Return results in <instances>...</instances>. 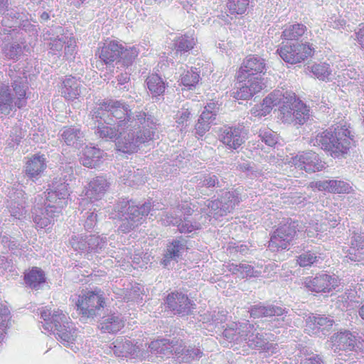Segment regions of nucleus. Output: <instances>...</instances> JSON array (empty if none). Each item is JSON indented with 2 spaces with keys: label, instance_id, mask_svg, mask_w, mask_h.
<instances>
[{
  "label": "nucleus",
  "instance_id": "4be33fe9",
  "mask_svg": "<svg viewBox=\"0 0 364 364\" xmlns=\"http://www.w3.org/2000/svg\"><path fill=\"white\" fill-rule=\"evenodd\" d=\"M26 193L21 189L12 188L9 191L7 208L11 215L15 218H20L26 213Z\"/></svg>",
  "mask_w": 364,
  "mask_h": 364
},
{
  "label": "nucleus",
  "instance_id": "603ef678",
  "mask_svg": "<svg viewBox=\"0 0 364 364\" xmlns=\"http://www.w3.org/2000/svg\"><path fill=\"white\" fill-rule=\"evenodd\" d=\"M294 124H303L309 119V110L303 103L298 102L295 104L294 112Z\"/></svg>",
  "mask_w": 364,
  "mask_h": 364
},
{
  "label": "nucleus",
  "instance_id": "6ab92c4d",
  "mask_svg": "<svg viewBox=\"0 0 364 364\" xmlns=\"http://www.w3.org/2000/svg\"><path fill=\"white\" fill-rule=\"evenodd\" d=\"M296 168L308 173L320 171L325 167L318 155L314 151L304 152L291 158V161Z\"/></svg>",
  "mask_w": 364,
  "mask_h": 364
},
{
  "label": "nucleus",
  "instance_id": "6e6552de",
  "mask_svg": "<svg viewBox=\"0 0 364 364\" xmlns=\"http://www.w3.org/2000/svg\"><path fill=\"white\" fill-rule=\"evenodd\" d=\"M18 74L12 70L9 71L16 98L12 97L9 86L3 85L0 87V116L1 117L9 114L16 107L21 109L26 105L27 78L24 73H19Z\"/></svg>",
  "mask_w": 364,
  "mask_h": 364
},
{
  "label": "nucleus",
  "instance_id": "c756f323",
  "mask_svg": "<svg viewBox=\"0 0 364 364\" xmlns=\"http://www.w3.org/2000/svg\"><path fill=\"white\" fill-rule=\"evenodd\" d=\"M103 151L94 146H86L80 156V161L82 165L87 168H95L102 161Z\"/></svg>",
  "mask_w": 364,
  "mask_h": 364
},
{
  "label": "nucleus",
  "instance_id": "1a4fd4ad",
  "mask_svg": "<svg viewBox=\"0 0 364 364\" xmlns=\"http://www.w3.org/2000/svg\"><path fill=\"white\" fill-rule=\"evenodd\" d=\"M44 39L49 41V49L53 54H60L65 48V55L72 56L75 51L76 43L71 33L60 26H54L46 31Z\"/></svg>",
  "mask_w": 364,
  "mask_h": 364
},
{
  "label": "nucleus",
  "instance_id": "9b49d317",
  "mask_svg": "<svg viewBox=\"0 0 364 364\" xmlns=\"http://www.w3.org/2000/svg\"><path fill=\"white\" fill-rule=\"evenodd\" d=\"M251 317H272L274 318L270 321L272 328H282L289 326L291 323V318L287 316V311L278 306L258 304L252 306L249 311Z\"/></svg>",
  "mask_w": 364,
  "mask_h": 364
},
{
  "label": "nucleus",
  "instance_id": "a878e982",
  "mask_svg": "<svg viewBox=\"0 0 364 364\" xmlns=\"http://www.w3.org/2000/svg\"><path fill=\"white\" fill-rule=\"evenodd\" d=\"M311 187L318 191H326L334 193H348L351 186L347 182L338 180L319 181L311 183Z\"/></svg>",
  "mask_w": 364,
  "mask_h": 364
},
{
  "label": "nucleus",
  "instance_id": "412c9836",
  "mask_svg": "<svg viewBox=\"0 0 364 364\" xmlns=\"http://www.w3.org/2000/svg\"><path fill=\"white\" fill-rule=\"evenodd\" d=\"M166 303L174 314L182 316L189 314L195 306L187 295L178 291L169 294L166 297Z\"/></svg>",
  "mask_w": 364,
  "mask_h": 364
},
{
  "label": "nucleus",
  "instance_id": "ddd939ff",
  "mask_svg": "<svg viewBox=\"0 0 364 364\" xmlns=\"http://www.w3.org/2000/svg\"><path fill=\"white\" fill-rule=\"evenodd\" d=\"M277 53L287 63L296 64L304 61L314 53V48L310 43H286L277 49Z\"/></svg>",
  "mask_w": 364,
  "mask_h": 364
},
{
  "label": "nucleus",
  "instance_id": "37998d69",
  "mask_svg": "<svg viewBox=\"0 0 364 364\" xmlns=\"http://www.w3.org/2000/svg\"><path fill=\"white\" fill-rule=\"evenodd\" d=\"M148 89L154 96L162 95L165 91V82L158 75H151L146 79Z\"/></svg>",
  "mask_w": 364,
  "mask_h": 364
},
{
  "label": "nucleus",
  "instance_id": "8fccbe9b",
  "mask_svg": "<svg viewBox=\"0 0 364 364\" xmlns=\"http://www.w3.org/2000/svg\"><path fill=\"white\" fill-rule=\"evenodd\" d=\"M138 54L139 50L136 47L132 46L129 48H124L122 46L119 63H122L125 66H129L132 64Z\"/></svg>",
  "mask_w": 364,
  "mask_h": 364
},
{
  "label": "nucleus",
  "instance_id": "f03ea898",
  "mask_svg": "<svg viewBox=\"0 0 364 364\" xmlns=\"http://www.w3.org/2000/svg\"><path fill=\"white\" fill-rule=\"evenodd\" d=\"M73 178L72 167H66L60 177L53 179L47 193H43V196L38 195L35 198L33 220L37 227L45 228L51 224L67 205L70 196L68 181H71Z\"/></svg>",
  "mask_w": 364,
  "mask_h": 364
},
{
  "label": "nucleus",
  "instance_id": "bb28decb",
  "mask_svg": "<svg viewBox=\"0 0 364 364\" xmlns=\"http://www.w3.org/2000/svg\"><path fill=\"white\" fill-rule=\"evenodd\" d=\"M85 89L80 81L75 77L68 76L63 81L61 94L66 100H73L77 99Z\"/></svg>",
  "mask_w": 364,
  "mask_h": 364
},
{
  "label": "nucleus",
  "instance_id": "c03bdc74",
  "mask_svg": "<svg viewBox=\"0 0 364 364\" xmlns=\"http://www.w3.org/2000/svg\"><path fill=\"white\" fill-rule=\"evenodd\" d=\"M207 209L204 212L207 214L208 218H215L218 219L219 217L226 215L228 213L224 208L221 200H207L205 204Z\"/></svg>",
  "mask_w": 364,
  "mask_h": 364
},
{
  "label": "nucleus",
  "instance_id": "338daca9",
  "mask_svg": "<svg viewBox=\"0 0 364 364\" xmlns=\"http://www.w3.org/2000/svg\"><path fill=\"white\" fill-rule=\"evenodd\" d=\"M210 318H208V321L210 323V324L214 326H218L220 323H223L226 321V314L224 311H215L210 313L209 314Z\"/></svg>",
  "mask_w": 364,
  "mask_h": 364
},
{
  "label": "nucleus",
  "instance_id": "680f3d73",
  "mask_svg": "<svg viewBox=\"0 0 364 364\" xmlns=\"http://www.w3.org/2000/svg\"><path fill=\"white\" fill-rule=\"evenodd\" d=\"M259 137L262 142L271 147L277 143V134L271 129L260 130Z\"/></svg>",
  "mask_w": 364,
  "mask_h": 364
},
{
  "label": "nucleus",
  "instance_id": "f8f14e48",
  "mask_svg": "<svg viewBox=\"0 0 364 364\" xmlns=\"http://www.w3.org/2000/svg\"><path fill=\"white\" fill-rule=\"evenodd\" d=\"M331 348L335 352L356 351L364 352V337L358 336L356 332L348 330L334 333L330 338Z\"/></svg>",
  "mask_w": 364,
  "mask_h": 364
},
{
  "label": "nucleus",
  "instance_id": "393cba45",
  "mask_svg": "<svg viewBox=\"0 0 364 364\" xmlns=\"http://www.w3.org/2000/svg\"><path fill=\"white\" fill-rule=\"evenodd\" d=\"M195 215L194 218L189 217H184L183 219L179 217H173L171 215L167 216L168 222L173 225H176L178 230L182 233H191L197 230L200 229L201 224L205 223L207 218L205 217V220L202 222H197V216Z\"/></svg>",
  "mask_w": 364,
  "mask_h": 364
},
{
  "label": "nucleus",
  "instance_id": "f3484780",
  "mask_svg": "<svg viewBox=\"0 0 364 364\" xmlns=\"http://www.w3.org/2000/svg\"><path fill=\"white\" fill-rule=\"evenodd\" d=\"M267 70L265 60L258 55H250L243 60L237 74V78L243 81L252 75L261 76Z\"/></svg>",
  "mask_w": 364,
  "mask_h": 364
},
{
  "label": "nucleus",
  "instance_id": "79ce46f5",
  "mask_svg": "<svg viewBox=\"0 0 364 364\" xmlns=\"http://www.w3.org/2000/svg\"><path fill=\"white\" fill-rule=\"evenodd\" d=\"M236 168L250 178H258L263 175L262 169L258 168L253 162L248 161L244 160L238 162Z\"/></svg>",
  "mask_w": 364,
  "mask_h": 364
},
{
  "label": "nucleus",
  "instance_id": "e2e57ef3",
  "mask_svg": "<svg viewBox=\"0 0 364 364\" xmlns=\"http://www.w3.org/2000/svg\"><path fill=\"white\" fill-rule=\"evenodd\" d=\"M10 320V311L9 309L1 305L0 306V339L9 326Z\"/></svg>",
  "mask_w": 364,
  "mask_h": 364
},
{
  "label": "nucleus",
  "instance_id": "ea45409f",
  "mask_svg": "<svg viewBox=\"0 0 364 364\" xmlns=\"http://www.w3.org/2000/svg\"><path fill=\"white\" fill-rule=\"evenodd\" d=\"M173 341L166 339L156 340L151 342L149 348L151 353L159 355H169L174 350Z\"/></svg>",
  "mask_w": 364,
  "mask_h": 364
},
{
  "label": "nucleus",
  "instance_id": "774afa93",
  "mask_svg": "<svg viewBox=\"0 0 364 364\" xmlns=\"http://www.w3.org/2000/svg\"><path fill=\"white\" fill-rule=\"evenodd\" d=\"M1 243L4 247H7L10 250H17L20 247L19 242L9 235H4L1 239Z\"/></svg>",
  "mask_w": 364,
  "mask_h": 364
},
{
  "label": "nucleus",
  "instance_id": "09e8293b",
  "mask_svg": "<svg viewBox=\"0 0 364 364\" xmlns=\"http://www.w3.org/2000/svg\"><path fill=\"white\" fill-rule=\"evenodd\" d=\"M311 72L318 79L322 80H329L332 70L329 64L320 63L311 67Z\"/></svg>",
  "mask_w": 364,
  "mask_h": 364
},
{
  "label": "nucleus",
  "instance_id": "4d7b16f0",
  "mask_svg": "<svg viewBox=\"0 0 364 364\" xmlns=\"http://www.w3.org/2000/svg\"><path fill=\"white\" fill-rule=\"evenodd\" d=\"M238 81L239 85L237 86L236 90L232 92V97L237 100H248L251 98L254 95L251 89L247 87L245 82L243 84V81Z\"/></svg>",
  "mask_w": 364,
  "mask_h": 364
},
{
  "label": "nucleus",
  "instance_id": "3c124183",
  "mask_svg": "<svg viewBox=\"0 0 364 364\" xmlns=\"http://www.w3.org/2000/svg\"><path fill=\"white\" fill-rule=\"evenodd\" d=\"M192 116V109L189 103L185 104L176 114V122L182 127L188 125V121Z\"/></svg>",
  "mask_w": 364,
  "mask_h": 364
},
{
  "label": "nucleus",
  "instance_id": "de8ad7c7",
  "mask_svg": "<svg viewBox=\"0 0 364 364\" xmlns=\"http://www.w3.org/2000/svg\"><path fill=\"white\" fill-rule=\"evenodd\" d=\"M18 41L7 43L2 46L4 56L9 60H17L22 53V48Z\"/></svg>",
  "mask_w": 364,
  "mask_h": 364
},
{
  "label": "nucleus",
  "instance_id": "f257e3e1",
  "mask_svg": "<svg viewBox=\"0 0 364 364\" xmlns=\"http://www.w3.org/2000/svg\"><path fill=\"white\" fill-rule=\"evenodd\" d=\"M90 114L98 122L95 134L106 141H116L120 151L136 152L139 144L152 139L153 131L146 128L149 118L146 113L132 112L127 105L119 101L103 100Z\"/></svg>",
  "mask_w": 364,
  "mask_h": 364
},
{
  "label": "nucleus",
  "instance_id": "a18cd8bd",
  "mask_svg": "<svg viewBox=\"0 0 364 364\" xmlns=\"http://www.w3.org/2000/svg\"><path fill=\"white\" fill-rule=\"evenodd\" d=\"M200 78V72L198 71V69L191 68V70L181 75V83L188 89H191L198 84Z\"/></svg>",
  "mask_w": 364,
  "mask_h": 364
},
{
  "label": "nucleus",
  "instance_id": "bf43d9fd",
  "mask_svg": "<svg viewBox=\"0 0 364 364\" xmlns=\"http://www.w3.org/2000/svg\"><path fill=\"white\" fill-rule=\"evenodd\" d=\"M249 88L251 89L253 95L260 92L264 87V83L261 76L252 75L243 80Z\"/></svg>",
  "mask_w": 364,
  "mask_h": 364
},
{
  "label": "nucleus",
  "instance_id": "c9c22d12",
  "mask_svg": "<svg viewBox=\"0 0 364 364\" xmlns=\"http://www.w3.org/2000/svg\"><path fill=\"white\" fill-rule=\"evenodd\" d=\"M26 284L31 289H38L46 282L45 274L38 267H33L24 275Z\"/></svg>",
  "mask_w": 364,
  "mask_h": 364
},
{
  "label": "nucleus",
  "instance_id": "72a5a7b5",
  "mask_svg": "<svg viewBox=\"0 0 364 364\" xmlns=\"http://www.w3.org/2000/svg\"><path fill=\"white\" fill-rule=\"evenodd\" d=\"M99 326L104 333H116L124 327V321L120 315L112 314L103 316Z\"/></svg>",
  "mask_w": 364,
  "mask_h": 364
},
{
  "label": "nucleus",
  "instance_id": "6e6d98bb",
  "mask_svg": "<svg viewBox=\"0 0 364 364\" xmlns=\"http://www.w3.org/2000/svg\"><path fill=\"white\" fill-rule=\"evenodd\" d=\"M320 256L314 251H306L297 257V262L301 267L311 266L318 262Z\"/></svg>",
  "mask_w": 364,
  "mask_h": 364
},
{
  "label": "nucleus",
  "instance_id": "b1692460",
  "mask_svg": "<svg viewBox=\"0 0 364 364\" xmlns=\"http://www.w3.org/2000/svg\"><path fill=\"white\" fill-rule=\"evenodd\" d=\"M59 135L60 141L68 146L78 148L83 144L85 136L79 126H65Z\"/></svg>",
  "mask_w": 364,
  "mask_h": 364
},
{
  "label": "nucleus",
  "instance_id": "20e7f679",
  "mask_svg": "<svg viewBox=\"0 0 364 364\" xmlns=\"http://www.w3.org/2000/svg\"><path fill=\"white\" fill-rule=\"evenodd\" d=\"M352 140L350 132L346 126L337 125L313 135L310 144L320 146L331 156L337 158L348 153Z\"/></svg>",
  "mask_w": 364,
  "mask_h": 364
},
{
  "label": "nucleus",
  "instance_id": "13d9d810",
  "mask_svg": "<svg viewBox=\"0 0 364 364\" xmlns=\"http://www.w3.org/2000/svg\"><path fill=\"white\" fill-rule=\"evenodd\" d=\"M124 177H126L123 179L124 183L129 186H139L144 183L142 171L139 169L137 170V172L129 170L127 175Z\"/></svg>",
  "mask_w": 364,
  "mask_h": 364
},
{
  "label": "nucleus",
  "instance_id": "2eb2a0df",
  "mask_svg": "<svg viewBox=\"0 0 364 364\" xmlns=\"http://www.w3.org/2000/svg\"><path fill=\"white\" fill-rule=\"evenodd\" d=\"M295 222L279 227L272 233L269 242V248L273 252L285 250L290 245L296 235Z\"/></svg>",
  "mask_w": 364,
  "mask_h": 364
},
{
  "label": "nucleus",
  "instance_id": "864d4df0",
  "mask_svg": "<svg viewBox=\"0 0 364 364\" xmlns=\"http://www.w3.org/2000/svg\"><path fill=\"white\" fill-rule=\"evenodd\" d=\"M250 0H228L227 6L230 14L237 15L244 14Z\"/></svg>",
  "mask_w": 364,
  "mask_h": 364
},
{
  "label": "nucleus",
  "instance_id": "0eeeda50",
  "mask_svg": "<svg viewBox=\"0 0 364 364\" xmlns=\"http://www.w3.org/2000/svg\"><path fill=\"white\" fill-rule=\"evenodd\" d=\"M23 14L15 9L6 10V14L1 20L2 28H0V35L11 36L13 41H17L23 44L27 42L26 34L30 38L28 44L36 41L38 36V25L32 23L28 20H23Z\"/></svg>",
  "mask_w": 364,
  "mask_h": 364
},
{
  "label": "nucleus",
  "instance_id": "f704fd0d",
  "mask_svg": "<svg viewBox=\"0 0 364 364\" xmlns=\"http://www.w3.org/2000/svg\"><path fill=\"white\" fill-rule=\"evenodd\" d=\"M194 178H196V182L200 188H223L227 183L225 178L212 173L205 174L200 176V178L196 176Z\"/></svg>",
  "mask_w": 364,
  "mask_h": 364
},
{
  "label": "nucleus",
  "instance_id": "4468645a",
  "mask_svg": "<svg viewBox=\"0 0 364 364\" xmlns=\"http://www.w3.org/2000/svg\"><path fill=\"white\" fill-rule=\"evenodd\" d=\"M70 244L75 251L81 253H100L107 245V238L95 235L74 234Z\"/></svg>",
  "mask_w": 364,
  "mask_h": 364
},
{
  "label": "nucleus",
  "instance_id": "e433bc0d",
  "mask_svg": "<svg viewBox=\"0 0 364 364\" xmlns=\"http://www.w3.org/2000/svg\"><path fill=\"white\" fill-rule=\"evenodd\" d=\"M186 242L183 240H174L167 247V251L163 263L167 266L171 259H176L178 258L185 249Z\"/></svg>",
  "mask_w": 364,
  "mask_h": 364
},
{
  "label": "nucleus",
  "instance_id": "5701e85b",
  "mask_svg": "<svg viewBox=\"0 0 364 364\" xmlns=\"http://www.w3.org/2000/svg\"><path fill=\"white\" fill-rule=\"evenodd\" d=\"M109 186L107 178L102 176L93 178L86 187L85 196L91 201L102 198Z\"/></svg>",
  "mask_w": 364,
  "mask_h": 364
},
{
  "label": "nucleus",
  "instance_id": "a19ab883",
  "mask_svg": "<svg viewBox=\"0 0 364 364\" xmlns=\"http://www.w3.org/2000/svg\"><path fill=\"white\" fill-rule=\"evenodd\" d=\"M215 120L213 114L203 112L195 126L196 134L203 136L210 128V124Z\"/></svg>",
  "mask_w": 364,
  "mask_h": 364
},
{
  "label": "nucleus",
  "instance_id": "69168bd1",
  "mask_svg": "<svg viewBox=\"0 0 364 364\" xmlns=\"http://www.w3.org/2000/svg\"><path fill=\"white\" fill-rule=\"evenodd\" d=\"M83 217H86V220L84 225L85 229L87 230L92 229L97 223L96 208H94L93 210L90 208L89 211L85 213V215H83Z\"/></svg>",
  "mask_w": 364,
  "mask_h": 364
},
{
  "label": "nucleus",
  "instance_id": "423d86ee",
  "mask_svg": "<svg viewBox=\"0 0 364 364\" xmlns=\"http://www.w3.org/2000/svg\"><path fill=\"white\" fill-rule=\"evenodd\" d=\"M41 317L44 321V329L55 335L60 343L66 347L74 344L77 336V328L63 311L58 309L51 311L50 309H42Z\"/></svg>",
  "mask_w": 364,
  "mask_h": 364
},
{
  "label": "nucleus",
  "instance_id": "2f4dec72",
  "mask_svg": "<svg viewBox=\"0 0 364 364\" xmlns=\"http://www.w3.org/2000/svg\"><path fill=\"white\" fill-rule=\"evenodd\" d=\"M46 168V159L43 156L35 155L27 161L26 173L33 181H35L42 174Z\"/></svg>",
  "mask_w": 364,
  "mask_h": 364
},
{
  "label": "nucleus",
  "instance_id": "c85d7f7f",
  "mask_svg": "<svg viewBox=\"0 0 364 364\" xmlns=\"http://www.w3.org/2000/svg\"><path fill=\"white\" fill-rule=\"evenodd\" d=\"M346 258L352 262H360L364 259V236L355 234L350 240Z\"/></svg>",
  "mask_w": 364,
  "mask_h": 364
},
{
  "label": "nucleus",
  "instance_id": "a211bd4d",
  "mask_svg": "<svg viewBox=\"0 0 364 364\" xmlns=\"http://www.w3.org/2000/svg\"><path fill=\"white\" fill-rule=\"evenodd\" d=\"M246 133L242 125L224 126L220 129V141L229 149H237L245 141Z\"/></svg>",
  "mask_w": 364,
  "mask_h": 364
},
{
  "label": "nucleus",
  "instance_id": "4c0bfd02",
  "mask_svg": "<svg viewBox=\"0 0 364 364\" xmlns=\"http://www.w3.org/2000/svg\"><path fill=\"white\" fill-rule=\"evenodd\" d=\"M242 198L239 188L225 192L220 198L224 208L228 213L232 212L239 205Z\"/></svg>",
  "mask_w": 364,
  "mask_h": 364
},
{
  "label": "nucleus",
  "instance_id": "cd10ccee",
  "mask_svg": "<svg viewBox=\"0 0 364 364\" xmlns=\"http://www.w3.org/2000/svg\"><path fill=\"white\" fill-rule=\"evenodd\" d=\"M286 100H287V97L284 96L283 90L273 91L263 100L258 115L266 116L272 111L273 107H280L282 103L285 102Z\"/></svg>",
  "mask_w": 364,
  "mask_h": 364
},
{
  "label": "nucleus",
  "instance_id": "473e14b6",
  "mask_svg": "<svg viewBox=\"0 0 364 364\" xmlns=\"http://www.w3.org/2000/svg\"><path fill=\"white\" fill-rule=\"evenodd\" d=\"M120 52H122V44L114 41H110L107 43H105L102 46L100 53V58L106 64H110L115 61L118 63Z\"/></svg>",
  "mask_w": 364,
  "mask_h": 364
},
{
  "label": "nucleus",
  "instance_id": "39448f33",
  "mask_svg": "<svg viewBox=\"0 0 364 364\" xmlns=\"http://www.w3.org/2000/svg\"><path fill=\"white\" fill-rule=\"evenodd\" d=\"M151 208L149 201L139 205L132 200L122 199L114 205L111 218L119 220L118 230L127 233L142 223L144 218L152 211Z\"/></svg>",
  "mask_w": 364,
  "mask_h": 364
},
{
  "label": "nucleus",
  "instance_id": "5fc2aeb1",
  "mask_svg": "<svg viewBox=\"0 0 364 364\" xmlns=\"http://www.w3.org/2000/svg\"><path fill=\"white\" fill-rule=\"evenodd\" d=\"M295 108L294 105H290L289 100H286L284 103H282L279 107L280 118L284 123H293L294 122V112Z\"/></svg>",
  "mask_w": 364,
  "mask_h": 364
},
{
  "label": "nucleus",
  "instance_id": "052dcab7",
  "mask_svg": "<svg viewBox=\"0 0 364 364\" xmlns=\"http://www.w3.org/2000/svg\"><path fill=\"white\" fill-rule=\"evenodd\" d=\"M203 355V352L196 347H189L180 358L183 363H189L191 360H198Z\"/></svg>",
  "mask_w": 364,
  "mask_h": 364
},
{
  "label": "nucleus",
  "instance_id": "0e129e2a",
  "mask_svg": "<svg viewBox=\"0 0 364 364\" xmlns=\"http://www.w3.org/2000/svg\"><path fill=\"white\" fill-rule=\"evenodd\" d=\"M26 132L23 131L21 127L15 126L12 128L10 134L8 144L10 146L18 145L21 139L25 136Z\"/></svg>",
  "mask_w": 364,
  "mask_h": 364
},
{
  "label": "nucleus",
  "instance_id": "7c9ffc66",
  "mask_svg": "<svg viewBox=\"0 0 364 364\" xmlns=\"http://www.w3.org/2000/svg\"><path fill=\"white\" fill-rule=\"evenodd\" d=\"M114 353L118 357H127L137 355L138 346L134 345L131 341L117 338L112 343Z\"/></svg>",
  "mask_w": 364,
  "mask_h": 364
},
{
  "label": "nucleus",
  "instance_id": "7ed1b4c3",
  "mask_svg": "<svg viewBox=\"0 0 364 364\" xmlns=\"http://www.w3.org/2000/svg\"><path fill=\"white\" fill-rule=\"evenodd\" d=\"M223 335L230 343L245 342L250 348L269 354L276 353L278 350L277 345L270 342L274 341V334L258 332L255 325L249 321L232 322L224 329Z\"/></svg>",
  "mask_w": 364,
  "mask_h": 364
},
{
  "label": "nucleus",
  "instance_id": "9d476101",
  "mask_svg": "<svg viewBox=\"0 0 364 364\" xmlns=\"http://www.w3.org/2000/svg\"><path fill=\"white\" fill-rule=\"evenodd\" d=\"M105 305L104 293L101 290L87 291L78 296L76 306L84 318L100 316Z\"/></svg>",
  "mask_w": 364,
  "mask_h": 364
},
{
  "label": "nucleus",
  "instance_id": "aec40b11",
  "mask_svg": "<svg viewBox=\"0 0 364 364\" xmlns=\"http://www.w3.org/2000/svg\"><path fill=\"white\" fill-rule=\"evenodd\" d=\"M333 323L332 318L324 315L310 314L306 318L305 331L309 335L321 337L330 331Z\"/></svg>",
  "mask_w": 364,
  "mask_h": 364
},
{
  "label": "nucleus",
  "instance_id": "dca6fc26",
  "mask_svg": "<svg viewBox=\"0 0 364 364\" xmlns=\"http://www.w3.org/2000/svg\"><path fill=\"white\" fill-rule=\"evenodd\" d=\"M304 286L311 291L328 292L338 286V278L335 275L321 272L314 277H306Z\"/></svg>",
  "mask_w": 364,
  "mask_h": 364
},
{
  "label": "nucleus",
  "instance_id": "58836bf2",
  "mask_svg": "<svg viewBox=\"0 0 364 364\" xmlns=\"http://www.w3.org/2000/svg\"><path fill=\"white\" fill-rule=\"evenodd\" d=\"M306 26L302 23H294L287 26L282 32V38L284 40H298L306 31Z\"/></svg>",
  "mask_w": 364,
  "mask_h": 364
},
{
  "label": "nucleus",
  "instance_id": "49530a36",
  "mask_svg": "<svg viewBox=\"0 0 364 364\" xmlns=\"http://www.w3.org/2000/svg\"><path fill=\"white\" fill-rule=\"evenodd\" d=\"M195 44V38L188 35L181 36L174 41V48L176 53L188 52L193 48Z\"/></svg>",
  "mask_w": 364,
  "mask_h": 364
}]
</instances>
